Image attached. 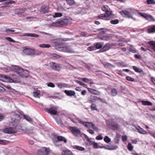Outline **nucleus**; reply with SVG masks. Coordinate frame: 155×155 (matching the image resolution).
Returning a JSON list of instances; mask_svg holds the SVG:
<instances>
[{
	"label": "nucleus",
	"instance_id": "obj_1",
	"mask_svg": "<svg viewBox=\"0 0 155 155\" xmlns=\"http://www.w3.org/2000/svg\"><path fill=\"white\" fill-rule=\"evenodd\" d=\"M21 117L19 115L15 114L14 115L11 122L9 124V127L4 129L3 131L6 133L11 134L17 132V127L18 125Z\"/></svg>",
	"mask_w": 155,
	"mask_h": 155
},
{
	"label": "nucleus",
	"instance_id": "obj_2",
	"mask_svg": "<svg viewBox=\"0 0 155 155\" xmlns=\"http://www.w3.org/2000/svg\"><path fill=\"white\" fill-rule=\"evenodd\" d=\"M3 68H4V70L7 71L11 70L16 72L20 76L23 78H27L29 75L28 71L24 70L19 66L12 65L10 67L5 65Z\"/></svg>",
	"mask_w": 155,
	"mask_h": 155
},
{
	"label": "nucleus",
	"instance_id": "obj_3",
	"mask_svg": "<svg viewBox=\"0 0 155 155\" xmlns=\"http://www.w3.org/2000/svg\"><path fill=\"white\" fill-rule=\"evenodd\" d=\"M102 10L105 12V13L104 15L102 14L99 15V18L105 20H110L112 18L113 15L112 12L107 5H104L102 8Z\"/></svg>",
	"mask_w": 155,
	"mask_h": 155
},
{
	"label": "nucleus",
	"instance_id": "obj_4",
	"mask_svg": "<svg viewBox=\"0 0 155 155\" xmlns=\"http://www.w3.org/2000/svg\"><path fill=\"white\" fill-rule=\"evenodd\" d=\"M120 13L123 16L128 18H132V14L134 13V11L130 8H128L125 10L120 12Z\"/></svg>",
	"mask_w": 155,
	"mask_h": 155
},
{
	"label": "nucleus",
	"instance_id": "obj_5",
	"mask_svg": "<svg viewBox=\"0 0 155 155\" xmlns=\"http://www.w3.org/2000/svg\"><path fill=\"white\" fill-rule=\"evenodd\" d=\"M0 81L5 82H12L18 83L20 82V80L19 79L16 80H13L11 79L9 77L2 74H0Z\"/></svg>",
	"mask_w": 155,
	"mask_h": 155
},
{
	"label": "nucleus",
	"instance_id": "obj_6",
	"mask_svg": "<svg viewBox=\"0 0 155 155\" xmlns=\"http://www.w3.org/2000/svg\"><path fill=\"white\" fill-rule=\"evenodd\" d=\"M58 50L67 53H73L74 52V51L73 49L71 48L69 46H67L59 48Z\"/></svg>",
	"mask_w": 155,
	"mask_h": 155
},
{
	"label": "nucleus",
	"instance_id": "obj_7",
	"mask_svg": "<svg viewBox=\"0 0 155 155\" xmlns=\"http://www.w3.org/2000/svg\"><path fill=\"white\" fill-rule=\"evenodd\" d=\"M69 129L75 136H78L80 135L81 131L77 127H70Z\"/></svg>",
	"mask_w": 155,
	"mask_h": 155
},
{
	"label": "nucleus",
	"instance_id": "obj_8",
	"mask_svg": "<svg viewBox=\"0 0 155 155\" xmlns=\"http://www.w3.org/2000/svg\"><path fill=\"white\" fill-rule=\"evenodd\" d=\"M24 53L26 55H34L35 54V51L34 49L30 48H26L23 51Z\"/></svg>",
	"mask_w": 155,
	"mask_h": 155
},
{
	"label": "nucleus",
	"instance_id": "obj_9",
	"mask_svg": "<svg viewBox=\"0 0 155 155\" xmlns=\"http://www.w3.org/2000/svg\"><path fill=\"white\" fill-rule=\"evenodd\" d=\"M49 65L53 69L58 71H59L61 68V67L60 64L54 62H51L49 63Z\"/></svg>",
	"mask_w": 155,
	"mask_h": 155
},
{
	"label": "nucleus",
	"instance_id": "obj_10",
	"mask_svg": "<svg viewBox=\"0 0 155 155\" xmlns=\"http://www.w3.org/2000/svg\"><path fill=\"white\" fill-rule=\"evenodd\" d=\"M46 111L51 115H56L58 110L56 107H53L49 109L46 108Z\"/></svg>",
	"mask_w": 155,
	"mask_h": 155
},
{
	"label": "nucleus",
	"instance_id": "obj_11",
	"mask_svg": "<svg viewBox=\"0 0 155 155\" xmlns=\"http://www.w3.org/2000/svg\"><path fill=\"white\" fill-rule=\"evenodd\" d=\"M78 120L80 124L84 125V126L88 128H92V126L93 124L91 122H84L80 119H78Z\"/></svg>",
	"mask_w": 155,
	"mask_h": 155
},
{
	"label": "nucleus",
	"instance_id": "obj_12",
	"mask_svg": "<svg viewBox=\"0 0 155 155\" xmlns=\"http://www.w3.org/2000/svg\"><path fill=\"white\" fill-rule=\"evenodd\" d=\"M71 21L72 20L71 18H65L59 20L58 21V22L61 25H65L68 24H70L71 22Z\"/></svg>",
	"mask_w": 155,
	"mask_h": 155
},
{
	"label": "nucleus",
	"instance_id": "obj_13",
	"mask_svg": "<svg viewBox=\"0 0 155 155\" xmlns=\"http://www.w3.org/2000/svg\"><path fill=\"white\" fill-rule=\"evenodd\" d=\"M108 124L110 126V127L113 130L116 129V124L112 120H110L108 121Z\"/></svg>",
	"mask_w": 155,
	"mask_h": 155
},
{
	"label": "nucleus",
	"instance_id": "obj_14",
	"mask_svg": "<svg viewBox=\"0 0 155 155\" xmlns=\"http://www.w3.org/2000/svg\"><path fill=\"white\" fill-rule=\"evenodd\" d=\"M5 87L8 90L9 92L11 93L16 95L20 94V92H19L11 88V87L9 86H6Z\"/></svg>",
	"mask_w": 155,
	"mask_h": 155
},
{
	"label": "nucleus",
	"instance_id": "obj_15",
	"mask_svg": "<svg viewBox=\"0 0 155 155\" xmlns=\"http://www.w3.org/2000/svg\"><path fill=\"white\" fill-rule=\"evenodd\" d=\"M26 11H28V10L25 8L16 9L15 10V12L18 15H20L24 13Z\"/></svg>",
	"mask_w": 155,
	"mask_h": 155
},
{
	"label": "nucleus",
	"instance_id": "obj_16",
	"mask_svg": "<svg viewBox=\"0 0 155 155\" xmlns=\"http://www.w3.org/2000/svg\"><path fill=\"white\" fill-rule=\"evenodd\" d=\"M134 126L140 133L144 134H147V132L146 131L140 127V126L135 127V126Z\"/></svg>",
	"mask_w": 155,
	"mask_h": 155
},
{
	"label": "nucleus",
	"instance_id": "obj_17",
	"mask_svg": "<svg viewBox=\"0 0 155 155\" xmlns=\"http://www.w3.org/2000/svg\"><path fill=\"white\" fill-rule=\"evenodd\" d=\"M71 147L74 149H75L81 151H84L85 150V148L84 147L78 145H72Z\"/></svg>",
	"mask_w": 155,
	"mask_h": 155
},
{
	"label": "nucleus",
	"instance_id": "obj_18",
	"mask_svg": "<svg viewBox=\"0 0 155 155\" xmlns=\"http://www.w3.org/2000/svg\"><path fill=\"white\" fill-rule=\"evenodd\" d=\"M58 87L60 89L68 87V84L64 83H58L57 84Z\"/></svg>",
	"mask_w": 155,
	"mask_h": 155
},
{
	"label": "nucleus",
	"instance_id": "obj_19",
	"mask_svg": "<svg viewBox=\"0 0 155 155\" xmlns=\"http://www.w3.org/2000/svg\"><path fill=\"white\" fill-rule=\"evenodd\" d=\"M55 140L58 141L60 142L61 141H63L65 143H66L67 141V140L65 138L62 136H58Z\"/></svg>",
	"mask_w": 155,
	"mask_h": 155
},
{
	"label": "nucleus",
	"instance_id": "obj_20",
	"mask_svg": "<svg viewBox=\"0 0 155 155\" xmlns=\"http://www.w3.org/2000/svg\"><path fill=\"white\" fill-rule=\"evenodd\" d=\"M64 92L67 95L71 96H74L75 94V92L73 91L66 90Z\"/></svg>",
	"mask_w": 155,
	"mask_h": 155
},
{
	"label": "nucleus",
	"instance_id": "obj_21",
	"mask_svg": "<svg viewBox=\"0 0 155 155\" xmlns=\"http://www.w3.org/2000/svg\"><path fill=\"white\" fill-rule=\"evenodd\" d=\"M23 36H27L30 37H38L39 35L33 33H26L24 34L23 35Z\"/></svg>",
	"mask_w": 155,
	"mask_h": 155
},
{
	"label": "nucleus",
	"instance_id": "obj_22",
	"mask_svg": "<svg viewBox=\"0 0 155 155\" xmlns=\"http://www.w3.org/2000/svg\"><path fill=\"white\" fill-rule=\"evenodd\" d=\"M90 99H91V101L93 102H94L97 100H100L101 101H102V99L95 96H91Z\"/></svg>",
	"mask_w": 155,
	"mask_h": 155
},
{
	"label": "nucleus",
	"instance_id": "obj_23",
	"mask_svg": "<svg viewBox=\"0 0 155 155\" xmlns=\"http://www.w3.org/2000/svg\"><path fill=\"white\" fill-rule=\"evenodd\" d=\"M48 12V8L45 6H42L41 8L40 12L42 14H45Z\"/></svg>",
	"mask_w": 155,
	"mask_h": 155
},
{
	"label": "nucleus",
	"instance_id": "obj_24",
	"mask_svg": "<svg viewBox=\"0 0 155 155\" xmlns=\"http://www.w3.org/2000/svg\"><path fill=\"white\" fill-rule=\"evenodd\" d=\"M103 64L104 66L106 68H111L115 67L114 66L108 63L106 64L103 63Z\"/></svg>",
	"mask_w": 155,
	"mask_h": 155
},
{
	"label": "nucleus",
	"instance_id": "obj_25",
	"mask_svg": "<svg viewBox=\"0 0 155 155\" xmlns=\"http://www.w3.org/2000/svg\"><path fill=\"white\" fill-rule=\"evenodd\" d=\"M132 67L133 69L137 72L141 73L143 72V70L141 69L136 66H133Z\"/></svg>",
	"mask_w": 155,
	"mask_h": 155
},
{
	"label": "nucleus",
	"instance_id": "obj_26",
	"mask_svg": "<svg viewBox=\"0 0 155 155\" xmlns=\"http://www.w3.org/2000/svg\"><path fill=\"white\" fill-rule=\"evenodd\" d=\"M42 150L44 151V152L46 153V155L49 154L51 152V150L49 148H47L45 147H43Z\"/></svg>",
	"mask_w": 155,
	"mask_h": 155
},
{
	"label": "nucleus",
	"instance_id": "obj_27",
	"mask_svg": "<svg viewBox=\"0 0 155 155\" xmlns=\"http://www.w3.org/2000/svg\"><path fill=\"white\" fill-rule=\"evenodd\" d=\"M146 19L149 21H155V19L151 15L148 14Z\"/></svg>",
	"mask_w": 155,
	"mask_h": 155
},
{
	"label": "nucleus",
	"instance_id": "obj_28",
	"mask_svg": "<svg viewBox=\"0 0 155 155\" xmlns=\"http://www.w3.org/2000/svg\"><path fill=\"white\" fill-rule=\"evenodd\" d=\"M149 33L155 32V25L150 27L148 30Z\"/></svg>",
	"mask_w": 155,
	"mask_h": 155
},
{
	"label": "nucleus",
	"instance_id": "obj_29",
	"mask_svg": "<svg viewBox=\"0 0 155 155\" xmlns=\"http://www.w3.org/2000/svg\"><path fill=\"white\" fill-rule=\"evenodd\" d=\"M141 102L144 105H152V104L151 102L148 101H142Z\"/></svg>",
	"mask_w": 155,
	"mask_h": 155
},
{
	"label": "nucleus",
	"instance_id": "obj_30",
	"mask_svg": "<svg viewBox=\"0 0 155 155\" xmlns=\"http://www.w3.org/2000/svg\"><path fill=\"white\" fill-rule=\"evenodd\" d=\"M50 45L48 44H42L39 45V47L41 48H49Z\"/></svg>",
	"mask_w": 155,
	"mask_h": 155
},
{
	"label": "nucleus",
	"instance_id": "obj_31",
	"mask_svg": "<svg viewBox=\"0 0 155 155\" xmlns=\"http://www.w3.org/2000/svg\"><path fill=\"white\" fill-rule=\"evenodd\" d=\"M128 49L131 52L134 53H136V49L132 45H130L129 47H128Z\"/></svg>",
	"mask_w": 155,
	"mask_h": 155
},
{
	"label": "nucleus",
	"instance_id": "obj_32",
	"mask_svg": "<svg viewBox=\"0 0 155 155\" xmlns=\"http://www.w3.org/2000/svg\"><path fill=\"white\" fill-rule=\"evenodd\" d=\"M85 138L87 139V141L89 142L90 144L91 145L94 143V139L89 138L87 136H86Z\"/></svg>",
	"mask_w": 155,
	"mask_h": 155
},
{
	"label": "nucleus",
	"instance_id": "obj_33",
	"mask_svg": "<svg viewBox=\"0 0 155 155\" xmlns=\"http://www.w3.org/2000/svg\"><path fill=\"white\" fill-rule=\"evenodd\" d=\"M38 155H46L44 151L42 150V148H41L38 151Z\"/></svg>",
	"mask_w": 155,
	"mask_h": 155
},
{
	"label": "nucleus",
	"instance_id": "obj_34",
	"mask_svg": "<svg viewBox=\"0 0 155 155\" xmlns=\"http://www.w3.org/2000/svg\"><path fill=\"white\" fill-rule=\"evenodd\" d=\"M110 48V45L108 43L106 44L103 47V49L104 51H105L108 50Z\"/></svg>",
	"mask_w": 155,
	"mask_h": 155
},
{
	"label": "nucleus",
	"instance_id": "obj_35",
	"mask_svg": "<svg viewBox=\"0 0 155 155\" xmlns=\"http://www.w3.org/2000/svg\"><path fill=\"white\" fill-rule=\"evenodd\" d=\"M103 45V43H97L95 44V47L97 49H100L101 48Z\"/></svg>",
	"mask_w": 155,
	"mask_h": 155
},
{
	"label": "nucleus",
	"instance_id": "obj_36",
	"mask_svg": "<svg viewBox=\"0 0 155 155\" xmlns=\"http://www.w3.org/2000/svg\"><path fill=\"white\" fill-rule=\"evenodd\" d=\"M40 93L39 91H36L34 92L33 95L35 97H40Z\"/></svg>",
	"mask_w": 155,
	"mask_h": 155
},
{
	"label": "nucleus",
	"instance_id": "obj_37",
	"mask_svg": "<svg viewBox=\"0 0 155 155\" xmlns=\"http://www.w3.org/2000/svg\"><path fill=\"white\" fill-rule=\"evenodd\" d=\"M148 43L150 45H153L152 48L155 52V41H150L148 42Z\"/></svg>",
	"mask_w": 155,
	"mask_h": 155
},
{
	"label": "nucleus",
	"instance_id": "obj_38",
	"mask_svg": "<svg viewBox=\"0 0 155 155\" xmlns=\"http://www.w3.org/2000/svg\"><path fill=\"white\" fill-rule=\"evenodd\" d=\"M53 143L54 144L57 146H59L62 145L61 143L59 142L58 141H57L55 140H53Z\"/></svg>",
	"mask_w": 155,
	"mask_h": 155
},
{
	"label": "nucleus",
	"instance_id": "obj_39",
	"mask_svg": "<svg viewBox=\"0 0 155 155\" xmlns=\"http://www.w3.org/2000/svg\"><path fill=\"white\" fill-rule=\"evenodd\" d=\"M68 4L70 5H72L75 4L74 0H66Z\"/></svg>",
	"mask_w": 155,
	"mask_h": 155
},
{
	"label": "nucleus",
	"instance_id": "obj_40",
	"mask_svg": "<svg viewBox=\"0 0 155 155\" xmlns=\"http://www.w3.org/2000/svg\"><path fill=\"white\" fill-rule=\"evenodd\" d=\"M62 15V14L61 13H55L53 15V16L54 18L58 17H61Z\"/></svg>",
	"mask_w": 155,
	"mask_h": 155
},
{
	"label": "nucleus",
	"instance_id": "obj_41",
	"mask_svg": "<svg viewBox=\"0 0 155 155\" xmlns=\"http://www.w3.org/2000/svg\"><path fill=\"white\" fill-rule=\"evenodd\" d=\"M51 55L52 58L54 59H58L61 57V56L57 55L55 54H52Z\"/></svg>",
	"mask_w": 155,
	"mask_h": 155
},
{
	"label": "nucleus",
	"instance_id": "obj_42",
	"mask_svg": "<svg viewBox=\"0 0 155 155\" xmlns=\"http://www.w3.org/2000/svg\"><path fill=\"white\" fill-rule=\"evenodd\" d=\"M127 148L129 151H132L133 148V146L130 143H128L127 145Z\"/></svg>",
	"mask_w": 155,
	"mask_h": 155
},
{
	"label": "nucleus",
	"instance_id": "obj_43",
	"mask_svg": "<svg viewBox=\"0 0 155 155\" xmlns=\"http://www.w3.org/2000/svg\"><path fill=\"white\" fill-rule=\"evenodd\" d=\"M65 155H74L73 153L70 150H66L65 151Z\"/></svg>",
	"mask_w": 155,
	"mask_h": 155
},
{
	"label": "nucleus",
	"instance_id": "obj_44",
	"mask_svg": "<svg viewBox=\"0 0 155 155\" xmlns=\"http://www.w3.org/2000/svg\"><path fill=\"white\" fill-rule=\"evenodd\" d=\"M139 15L141 16H142L146 19L147 16L148 15L147 14L143 13H139Z\"/></svg>",
	"mask_w": 155,
	"mask_h": 155
},
{
	"label": "nucleus",
	"instance_id": "obj_45",
	"mask_svg": "<svg viewBox=\"0 0 155 155\" xmlns=\"http://www.w3.org/2000/svg\"><path fill=\"white\" fill-rule=\"evenodd\" d=\"M92 128L95 131L98 132H99L100 130L97 127H96L94 124H93Z\"/></svg>",
	"mask_w": 155,
	"mask_h": 155
},
{
	"label": "nucleus",
	"instance_id": "obj_46",
	"mask_svg": "<svg viewBox=\"0 0 155 155\" xmlns=\"http://www.w3.org/2000/svg\"><path fill=\"white\" fill-rule=\"evenodd\" d=\"M147 2L148 4H155V0H147Z\"/></svg>",
	"mask_w": 155,
	"mask_h": 155
},
{
	"label": "nucleus",
	"instance_id": "obj_47",
	"mask_svg": "<svg viewBox=\"0 0 155 155\" xmlns=\"http://www.w3.org/2000/svg\"><path fill=\"white\" fill-rule=\"evenodd\" d=\"M104 140L107 143H108L110 141V139L108 136H106L104 138Z\"/></svg>",
	"mask_w": 155,
	"mask_h": 155
},
{
	"label": "nucleus",
	"instance_id": "obj_48",
	"mask_svg": "<svg viewBox=\"0 0 155 155\" xmlns=\"http://www.w3.org/2000/svg\"><path fill=\"white\" fill-rule=\"evenodd\" d=\"M96 105L94 104H92L91 106V108L92 110H97Z\"/></svg>",
	"mask_w": 155,
	"mask_h": 155
},
{
	"label": "nucleus",
	"instance_id": "obj_49",
	"mask_svg": "<svg viewBox=\"0 0 155 155\" xmlns=\"http://www.w3.org/2000/svg\"><path fill=\"white\" fill-rule=\"evenodd\" d=\"M33 129L32 128H31L28 129H26L25 132L27 133H32Z\"/></svg>",
	"mask_w": 155,
	"mask_h": 155
},
{
	"label": "nucleus",
	"instance_id": "obj_50",
	"mask_svg": "<svg viewBox=\"0 0 155 155\" xmlns=\"http://www.w3.org/2000/svg\"><path fill=\"white\" fill-rule=\"evenodd\" d=\"M23 117L25 119L29 122H30L31 120V119L28 116L24 115Z\"/></svg>",
	"mask_w": 155,
	"mask_h": 155
},
{
	"label": "nucleus",
	"instance_id": "obj_51",
	"mask_svg": "<svg viewBox=\"0 0 155 155\" xmlns=\"http://www.w3.org/2000/svg\"><path fill=\"white\" fill-rule=\"evenodd\" d=\"M8 143V141L5 140H0V144L5 145Z\"/></svg>",
	"mask_w": 155,
	"mask_h": 155
},
{
	"label": "nucleus",
	"instance_id": "obj_52",
	"mask_svg": "<svg viewBox=\"0 0 155 155\" xmlns=\"http://www.w3.org/2000/svg\"><path fill=\"white\" fill-rule=\"evenodd\" d=\"M6 39L11 42H12L13 43L15 42V40H14L12 38L10 37H7L6 38Z\"/></svg>",
	"mask_w": 155,
	"mask_h": 155
},
{
	"label": "nucleus",
	"instance_id": "obj_53",
	"mask_svg": "<svg viewBox=\"0 0 155 155\" xmlns=\"http://www.w3.org/2000/svg\"><path fill=\"white\" fill-rule=\"evenodd\" d=\"M126 78L127 80L128 81H134V79L133 78L130 76H126Z\"/></svg>",
	"mask_w": 155,
	"mask_h": 155
},
{
	"label": "nucleus",
	"instance_id": "obj_54",
	"mask_svg": "<svg viewBox=\"0 0 155 155\" xmlns=\"http://www.w3.org/2000/svg\"><path fill=\"white\" fill-rule=\"evenodd\" d=\"M95 50L94 46H91L87 48V50L90 51H92Z\"/></svg>",
	"mask_w": 155,
	"mask_h": 155
},
{
	"label": "nucleus",
	"instance_id": "obj_55",
	"mask_svg": "<svg viewBox=\"0 0 155 155\" xmlns=\"http://www.w3.org/2000/svg\"><path fill=\"white\" fill-rule=\"evenodd\" d=\"M82 80L88 83H89L90 81H91V79H89L86 78H83Z\"/></svg>",
	"mask_w": 155,
	"mask_h": 155
},
{
	"label": "nucleus",
	"instance_id": "obj_56",
	"mask_svg": "<svg viewBox=\"0 0 155 155\" xmlns=\"http://www.w3.org/2000/svg\"><path fill=\"white\" fill-rule=\"evenodd\" d=\"M111 95L112 96H115L116 95V91L115 89H113L111 91Z\"/></svg>",
	"mask_w": 155,
	"mask_h": 155
},
{
	"label": "nucleus",
	"instance_id": "obj_57",
	"mask_svg": "<svg viewBox=\"0 0 155 155\" xmlns=\"http://www.w3.org/2000/svg\"><path fill=\"white\" fill-rule=\"evenodd\" d=\"M104 148L105 149L108 150H113L116 149L115 148H112L110 147H101V148Z\"/></svg>",
	"mask_w": 155,
	"mask_h": 155
},
{
	"label": "nucleus",
	"instance_id": "obj_58",
	"mask_svg": "<svg viewBox=\"0 0 155 155\" xmlns=\"http://www.w3.org/2000/svg\"><path fill=\"white\" fill-rule=\"evenodd\" d=\"M122 138L123 141L125 142L127 140V136L125 135L123 136Z\"/></svg>",
	"mask_w": 155,
	"mask_h": 155
},
{
	"label": "nucleus",
	"instance_id": "obj_59",
	"mask_svg": "<svg viewBox=\"0 0 155 155\" xmlns=\"http://www.w3.org/2000/svg\"><path fill=\"white\" fill-rule=\"evenodd\" d=\"M96 139L97 140H101L103 139V137L101 135H99L96 137Z\"/></svg>",
	"mask_w": 155,
	"mask_h": 155
},
{
	"label": "nucleus",
	"instance_id": "obj_60",
	"mask_svg": "<svg viewBox=\"0 0 155 155\" xmlns=\"http://www.w3.org/2000/svg\"><path fill=\"white\" fill-rule=\"evenodd\" d=\"M47 86L48 87H54V85L52 83L50 82L48 84Z\"/></svg>",
	"mask_w": 155,
	"mask_h": 155
},
{
	"label": "nucleus",
	"instance_id": "obj_61",
	"mask_svg": "<svg viewBox=\"0 0 155 155\" xmlns=\"http://www.w3.org/2000/svg\"><path fill=\"white\" fill-rule=\"evenodd\" d=\"M93 146L95 148H97L99 147H98V143H94Z\"/></svg>",
	"mask_w": 155,
	"mask_h": 155
},
{
	"label": "nucleus",
	"instance_id": "obj_62",
	"mask_svg": "<svg viewBox=\"0 0 155 155\" xmlns=\"http://www.w3.org/2000/svg\"><path fill=\"white\" fill-rule=\"evenodd\" d=\"M5 89L2 86H0V92H4L5 91Z\"/></svg>",
	"mask_w": 155,
	"mask_h": 155
},
{
	"label": "nucleus",
	"instance_id": "obj_63",
	"mask_svg": "<svg viewBox=\"0 0 155 155\" xmlns=\"http://www.w3.org/2000/svg\"><path fill=\"white\" fill-rule=\"evenodd\" d=\"M87 131L91 134H94V131L91 129L88 130H87Z\"/></svg>",
	"mask_w": 155,
	"mask_h": 155
},
{
	"label": "nucleus",
	"instance_id": "obj_64",
	"mask_svg": "<svg viewBox=\"0 0 155 155\" xmlns=\"http://www.w3.org/2000/svg\"><path fill=\"white\" fill-rule=\"evenodd\" d=\"M15 31L14 30L11 29H8L6 30V32H15Z\"/></svg>",
	"mask_w": 155,
	"mask_h": 155
}]
</instances>
